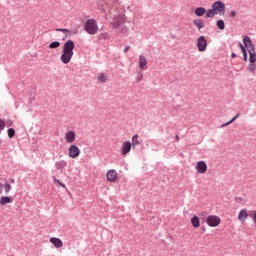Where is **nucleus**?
I'll use <instances>...</instances> for the list:
<instances>
[{"mask_svg": "<svg viewBox=\"0 0 256 256\" xmlns=\"http://www.w3.org/2000/svg\"><path fill=\"white\" fill-rule=\"evenodd\" d=\"M196 47L200 53L207 51V38L205 36H200L197 38Z\"/></svg>", "mask_w": 256, "mask_h": 256, "instance_id": "423d86ee", "label": "nucleus"}, {"mask_svg": "<svg viewBox=\"0 0 256 256\" xmlns=\"http://www.w3.org/2000/svg\"><path fill=\"white\" fill-rule=\"evenodd\" d=\"M50 243H52L56 249H61V247H63V241L59 238H50Z\"/></svg>", "mask_w": 256, "mask_h": 256, "instance_id": "ddd939ff", "label": "nucleus"}, {"mask_svg": "<svg viewBox=\"0 0 256 256\" xmlns=\"http://www.w3.org/2000/svg\"><path fill=\"white\" fill-rule=\"evenodd\" d=\"M126 21L127 17L125 16V14H118L113 17L112 27H114V29H119V27H121Z\"/></svg>", "mask_w": 256, "mask_h": 256, "instance_id": "7ed1b4c3", "label": "nucleus"}, {"mask_svg": "<svg viewBox=\"0 0 256 256\" xmlns=\"http://www.w3.org/2000/svg\"><path fill=\"white\" fill-rule=\"evenodd\" d=\"M248 71H249L250 73H255V71H256V64H255V62L249 64V66H248Z\"/></svg>", "mask_w": 256, "mask_h": 256, "instance_id": "c756f323", "label": "nucleus"}, {"mask_svg": "<svg viewBox=\"0 0 256 256\" xmlns=\"http://www.w3.org/2000/svg\"><path fill=\"white\" fill-rule=\"evenodd\" d=\"M193 25L198 28V31L205 28V22L203 19H195L193 20Z\"/></svg>", "mask_w": 256, "mask_h": 256, "instance_id": "2eb2a0df", "label": "nucleus"}, {"mask_svg": "<svg viewBox=\"0 0 256 256\" xmlns=\"http://www.w3.org/2000/svg\"><path fill=\"white\" fill-rule=\"evenodd\" d=\"M216 25H217L218 29H220V31L225 30V21L223 19L218 20L216 22Z\"/></svg>", "mask_w": 256, "mask_h": 256, "instance_id": "b1692460", "label": "nucleus"}, {"mask_svg": "<svg viewBox=\"0 0 256 256\" xmlns=\"http://www.w3.org/2000/svg\"><path fill=\"white\" fill-rule=\"evenodd\" d=\"M11 183H15V180H11Z\"/></svg>", "mask_w": 256, "mask_h": 256, "instance_id": "a18cd8bd", "label": "nucleus"}, {"mask_svg": "<svg viewBox=\"0 0 256 256\" xmlns=\"http://www.w3.org/2000/svg\"><path fill=\"white\" fill-rule=\"evenodd\" d=\"M235 57H237V54H235V52H232V53H231V58H232V59H235Z\"/></svg>", "mask_w": 256, "mask_h": 256, "instance_id": "a19ab883", "label": "nucleus"}, {"mask_svg": "<svg viewBox=\"0 0 256 256\" xmlns=\"http://www.w3.org/2000/svg\"><path fill=\"white\" fill-rule=\"evenodd\" d=\"M128 31H129V28H127V27H123V28H122V32H123V33H127Z\"/></svg>", "mask_w": 256, "mask_h": 256, "instance_id": "ea45409f", "label": "nucleus"}, {"mask_svg": "<svg viewBox=\"0 0 256 256\" xmlns=\"http://www.w3.org/2000/svg\"><path fill=\"white\" fill-rule=\"evenodd\" d=\"M236 16H237V12H236L235 10H232V11L230 12V14H229V17H230L231 19L235 18Z\"/></svg>", "mask_w": 256, "mask_h": 256, "instance_id": "e433bc0d", "label": "nucleus"}, {"mask_svg": "<svg viewBox=\"0 0 256 256\" xmlns=\"http://www.w3.org/2000/svg\"><path fill=\"white\" fill-rule=\"evenodd\" d=\"M9 203H13V198L9 196L0 197V205H8Z\"/></svg>", "mask_w": 256, "mask_h": 256, "instance_id": "a211bd4d", "label": "nucleus"}, {"mask_svg": "<svg viewBox=\"0 0 256 256\" xmlns=\"http://www.w3.org/2000/svg\"><path fill=\"white\" fill-rule=\"evenodd\" d=\"M5 129V121L3 119H0V133Z\"/></svg>", "mask_w": 256, "mask_h": 256, "instance_id": "f704fd0d", "label": "nucleus"}, {"mask_svg": "<svg viewBox=\"0 0 256 256\" xmlns=\"http://www.w3.org/2000/svg\"><path fill=\"white\" fill-rule=\"evenodd\" d=\"M131 147L132 144H131V141H125L122 143V146H121V155H127L128 153L131 152Z\"/></svg>", "mask_w": 256, "mask_h": 256, "instance_id": "1a4fd4ad", "label": "nucleus"}, {"mask_svg": "<svg viewBox=\"0 0 256 256\" xmlns=\"http://www.w3.org/2000/svg\"><path fill=\"white\" fill-rule=\"evenodd\" d=\"M179 139H180V138H179V135H176V136H175V141H179Z\"/></svg>", "mask_w": 256, "mask_h": 256, "instance_id": "79ce46f5", "label": "nucleus"}, {"mask_svg": "<svg viewBox=\"0 0 256 256\" xmlns=\"http://www.w3.org/2000/svg\"><path fill=\"white\" fill-rule=\"evenodd\" d=\"M205 13H207V9H205V7H197L194 10V14L196 15V17H203Z\"/></svg>", "mask_w": 256, "mask_h": 256, "instance_id": "f3484780", "label": "nucleus"}, {"mask_svg": "<svg viewBox=\"0 0 256 256\" xmlns=\"http://www.w3.org/2000/svg\"><path fill=\"white\" fill-rule=\"evenodd\" d=\"M238 47L241 49L242 53H245V51H247V48H245V46L242 45L241 42L238 43Z\"/></svg>", "mask_w": 256, "mask_h": 256, "instance_id": "c9c22d12", "label": "nucleus"}, {"mask_svg": "<svg viewBox=\"0 0 256 256\" xmlns=\"http://www.w3.org/2000/svg\"><path fill=\"white\" fill-rule=\"evenodd\" d=\"M131 49V46H126L123 50V53H127Z\"/></svg>", "mask_w": 256, "mask_h": 256, "instance_id": "58836bf2", "label": "nucleus"}, {"mask_svg": "<svg viewBox=\"0 0 256 256\" xmlns=\"http://www.w3.org/2000/svg\"><path fill=\"white\" fill-rule=\"evenodd\" d=\"M197 173H207V163L205 161H198L196 164Z\"/></svg>", "mask_w": 256, "mask_h": 256, "instance_id": "9d476101", "label": "nucleus"}, {"mask_svg": "<svg viewBox=\"0 0 256 256\" xmlns=\"http://www.w3.org/2000/svg\"><path fill=\"white\" fill-rule=\"evenodd\" d=\"M84 29L88 35H97L99 25L95 19H88L84 24Z\"/></svg>", "mask_w": 256, "mask_h": 256, "instance_id": "f03ea898", "label": "nucleus"}, {"mask_svg": "<svg viewBox=\"0 0 256 256\" xmlns=\"http://www.w3.org/2000/svg\"><path fill=\"white\" fill-rule=\"evenodd\" d=\"M212 8L216 12V15H225V3L223 1L214 2Z\"/></svg>", "mask_w": 256, "mask_h": 256, "instance_id": "39448f33", "label": "nucleus"}, {"mask_svg": "<svg viewBox=\"0 0 256 256\" xmlns=\"http://www.w3.org/2000/svg\"><path fill=\"white\" fill-rule=\"evenodd\" d=\"M99 39H103L104 41H109L111 39V36L107 32H103L99 35Z\"/></svg>", "mask_w": 256, "mask_h": 256, "instance_id": "cd10ccee", "label": "nucleus"}, {"mask_svg": "<svg viewBox=\"0 0 256 256\" xmlns=\"http://www.w3.org/2000/svg\"><path fill=\"white\" fill-rule=\"evenodd\" d=\"M250 217H251V219H252V221H253V223H254V225L256 227V210H253L251 212Z\"/></svg>", "mask_w": 256, "mask_h": 256, "instance_id": "473e14b6", "label": "nucleus"}, {"mask_svg": "<svg viewBox=\"0 0 256 256\" xmlns=\"http://www.w3.org/2000/svg\"><path fill=\"white\" fill-rule=\"evenodd\" d=\"M243 53V61H245V63H247L249 57L247 55V50L245 52H242Z\"/></svg>", "mask_w": 256, "mask_h": 256, "instance_id": "4c0bfd02", "label": "nucleus"}, {"mask_svg": "<svg viewBox=\"0 0 256 256\" xmlns=\"http://www.w3.org/2000/svg\"><path fill=\"white\" fill-rule=\"evenodd\" d=\"M240 115H241V114L238 113V114L235 115L230 121H228V122L222 124V125L220 126L221 129H223V127H227V125H231V123H235V121H237V119H239V116H240Z\"/></svg>", "mask_w": 256, "mask_h": 256, "instance_id": "5701e85b", "label": "nucleus"}, {"mask_svg": "<svg viewBox=\"0 0 256 256\" xmlns=\"http://www.w3.org/2000/svg\"><path fill=\"white\" fill-rule=\"evenodd\" d=\"M98 81H100V83H105V81H107V76H105L103 73H100L98 76Z\"/></svg>", "mask_w": 256, "mask_h": 256, "instance_id": "2f4dec72", "label": "nucleus"}, {"mask_svg": "<svg viewBox=\"0 0 256 256\" xmlns=\"http://www.w3.org/2000/svg\"><path fill=\"white\" fill-rule=\"evenodd\" d=\"M243 44L245 46L246 51H248V53L255 51V44L253 43V40H251V37L245 36L243 38Z\"/></svg>", "mask_w": 256, "mask_h": 256, "instance_id": "0eeeda50", "label": "nucleus"}, {"mask_svg": "<svg viewBox=\"0 0 256 256\" xmlns=\"http://www.w3.org/2000/svg\"><path fill=\"white\" fill-rule=\"evenodd\" d=\"M139 67L140 69H145L147 67V58L144 55L139 56Z\"/></svg>", "mask_w": 256, "mask_h": 256, "instance_id": "6ab92c4d", "label": "nucleus"}, {"mask_svg": "<svg viewBox=\"0 0 256 256\" xmlns=\"http://www.w3.org/2000/svg\"><path fill=\"white\" fill-rule=\"evenodd\" d=\"M191 224L194 227V229H197L201 226V221L199 220L198 216H193L191 218Z\"/></svg>", "mask_w": 256, "mask_h": 256, "instance_id": "aec40b11", "label": "nucleus"}, {"mask_svg": "<svg viewBox=\"0 0 256 256\" xmlns=\"http://www.w3.org/2000/svg\"><path fill=\"white\" fill-rule=\"evenodd\" d=\"M61 47V42L53 41L49 44V49H59Z\"/></svg>", "mask_w": 256, "mask_h": 256, "instance_id": "393cba45", "label": "nucleus"}, {"mask_svg": "<svg viewBox=\"0 0 256 256\" xmlns=\"http://www.w3.org/2000/svg\"><path fill=\"white\" fill-rule=\"evenodd\" d=\"M139 145H141V142L139 141V135L135 134L132 137V149L139 147Z\"/></svg>", "mask_w": 256, "mask_h": 256, "instance_id": "412c9836", "label": "nucleus"}, {"mask_svg": "<svg viewBox=\"0 0 256 256\" xmlns=\"http://www.w3.org/2000/svg\"><path fill=\"white\" fill-rule=\"evenodd\" d=\"M56 31L57 32H60V33H65L66 35H77L78 31L77 30H74V31H71L67 28H56Z\"/></svg>", "mask_w": 256, "mask_h": 256, "instance_id": "dca6fc26", "label": "nucleus"}, {"mask_svg": "<svg viewBox=\"0 0 256 256\" xmlns=\"http://www.w3.org/2000/svg\"><path fill=\"white\" fill-rule=\"evenodd\" d=\"M4 189H5V193H6V195H7V193H9V191H11V184L6 183V184L4 185Z\"/></svg>", "mask_w": 256, "mask_h": 256, "instance_id": "72a5a7b5", "label": "nucleus"}, {"mask_svg": "<svg viewBox=\"0 0 256 256\" xmlns=\"http://www.w3.org/2000/svg\"><path fill=\"white\" fill-rule=\"evenodd\" d=\"M75 49V42L73 40H68L64 43L62 47V54L60 56V61L67 65L71 63V59H73V50Z\"/></svg>", "mask_w": 256, "mask_h": 256, "instance_id": "f257e3e1", "label": "nucleus"}, {"mask_svg": "<svg viewBox=\"0 0 256 256\" xmlns=\"http://www.w3.org/2000/svg\"><path fill=\"white\" fill-rule=\"evenodd\" d=\"M202 231H203V233H205V231H206L205 228H202Z\"/></svg>", "mask_w": 256, "mask_h": 256, "instance_id": "c03bdc74", "label": "nucleus"}, {"mask_svg": "<svg viewBox=\"0 0 256 256\" xmlns=\"http://www.w3.org/2000/svg\"><path fill=\"white\" fill-rule=\"evenodd\" d=\"M67 167V161L65 160H60L55 162V168L57 171H63Z\"/></svg>", "mask_w": 256, "mask_h": 256, "instance_id": "4468645a", "label": "nucleus"}, {"mask_svg": "<svg viewBox=\"0 0 256 256\" xmlns=\"http://www.w3.org/2000/svg\"><path fill=\"white\" fill-rule=\"evenodd\" d=\"M215 15H217V14H216V12L213 8L206 10V17L207 18L211 19V18L215 17Z\"/></svg>", "mask_w": 256, "mask_h": 256, "instance_id": "a878e982", "label": "nucleus"}, {"mask_svg": "<svg viewBox=\"0 0 256 256\" xmlns=\"http://www.w3.org/2000/svg\"><path fill=\"white\" fill-rule=\"evenodd\" d=\"M208 227H219L221 225V218L217 215H210L206 220Z\"/></svg>", "mask_w": 256, "mask_h": 256, "instance_id": "20e7f679", "label": "nucleus"}, {"mask_svg": "<svg viewBox=\"0 0 256 256\" xmlns=\"http://www.w3.org/2000/svg\"><path fill=\"white\" fill-rule=\"evenodd\" d=\"M7 134H8L9 139H13V137H15V130L13 128H9L7 130Z\"/></svg>", "mask_w": 256, "mask_h": 256, "instance_id": "7c9ffc66", "label": "nucleus"}, {"mask_svg": "<svg viewBox=\"0 0 256 256\" xmlns=\"http://www.w3.org/2000/svg\"><path fill=\"white\" fill-rule=\"evenodd\" d=\"M249 53V63H255L256 62V52L255 50Z\"/></svg>", "mask_w": 256, "mask_h": 256, "instance_id": "bb28decb", "label": "nucleus"}, {"mask_svg": "<svg viewBox=\"0 0 256 256\" xmlns=\"http://www.w3.org/2000/svg\"><path fill=\"white\" fill-rule=\"evenodd\" d=\"M141 79H143V76H141V77L138 79V81H141Z\"/></svg>", "mask_w": 256, "mask_h": 256, "instance_id": "37998d69", "label": "nucleus"}, {"mask_svg": "<svg viewBox=\"0 0 256 256\" xmlns=\"http://www.w3.org/2000/svg\"><path fill=\"white\" fill-rule=\"evenodd\" d=\"M68 155L71 159H77L81 155V149L77 145H71L68 149Z\"/></svg>", "mask_w": 256, "mask_h": 256, "instance_id": "6e6552de", "label": "nucleus"}, {"mask_svg": "<svg viewBox=\"0 0 256 256\" xmlns=\"http://www.w3.org/2000/svg\"><path fill=\"white\" fill-rule=\"evenodd\" d=\"M53 181H54V185H56L57 187L65 188V184H63L61 181H59V179H57V177L53 176Z\"/></svg>", "mask_w": 256, "mask_h": 256, "instance_id": "c85d7f7f", "label": "nucleus"}, {"mask_svg": "<svg viewBox=\"0 0 256 256\" xmlns=\"http://www.w3.org/2000/svg\"><path fill=\"white\" fill-rule=\"evenodd\" d=\"M117 170H109L106 173L107 180L110 181V183H115L117 181Z\"/></svg>", "mask_w": 256, "mask_h": 256, "instance_id": "9b49d317", "label": "nucleus"}, {"mask_svg": "<svg viewBox=\"0 0 256 256\" xmlns=\"http://www.w3.org/2000/svg\"><path fill=\"white\" fill-rule=\"evenodd\" d=\"M76 134L75 131L70 130L65 134L66 143H75Z\"/></svg>", "mask_w": 256, "mask_h": 256, "instance_id": "f8f14e48", "label": "nucleus"}, {"mask_svg": "<svg viewBox=\"0 0 256 256\" xmlns=\"http://www.w3.org/2000/svg\"><path fill=\"white\" fill-rule=\"evenodd\" d=\"M249 217V214H247V210L243 209L238 214L239 221H245Z\"/></svg>", "mask_w": 256, "mask_h": 256, "instance_id": "4be33fe9", "label": "nucleus"}]
</instances>
